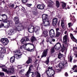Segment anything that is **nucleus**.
<instances>
[{
    "instance_id": "f257e3e1",
    "label": "nucleus",
    "mask_w": 77,
    "mask_h": 77,
    "mask_svg": "<svg viewBox=\"0 0 77 77\" xmlns=\"http://www.w3.org/2000/svg\"><path fill=\"white\" fill-rule=\"evenodd\" d=\"M16 29H12L10 30L8 32V34L9 35H14L15 33L17 32V31H21L22 30L24 29V26L21 25V24H20L17 27V26H15Z\"/></svg>"
},
{
    "instance_id": "f03ea898",
    "label": "nucleus",
    "mask_w": 77,
    "mask_h": 77,
    "mask_svg": "<svg viewBox=\"0 0 77 77\" xmlns=\"http://www.w3.org/2000/svg\"><path fill=\"white\" fill-rule=\"evenodd\" d=\"M40 29V28L39 26H31V28L29 29L28 31L29 33H33L34 31L36 35H38L39 33Z\"/></svg>"
},
{
    "instance_id": "7ed1b4c3",
    "label": "nucleus",
    "mask_w": 77,
    "mask_h": 77,
    "mask_svg": "<svg viewBox=\"0 0 77 77\" xmlns=\"http://www.w3.org/2000/svg\"><path fill=\"white\" fill-rule=\"evenodd\" d=\"M59 66L60 68H67L68 67V64L67 62L66 61H62L59 64Z\"/></svg>"
},
{
    "instance_id": "20e7f679",
    "label": "nucleus",
    "mask_w": 77,
    "mask_h": 77,
    "mask_svg": "<svg viewBox=\"0 0 77 77\" xmlns=\"http://www.w3.org/2000/svg\"><path fill=\"white\" fill-rule=\"evenodd\" d=\"M8 18V16L6 14H3L0 15V20H2L3 22L4 23H7V20Z\"/></svg>"
},
{
    "instance_id": "39448f33",
    "label": "nucleus",
    "mask_w": 77,
    "mask_h": 77,
    "mask_svg": "<svg viewBox=\"0 0 77 77\" xmlns=\"http://www.w3.org/2000/svg\"><path fill=\"white\" fill-rule=\"evenodd\" d=\"M0 41L4 45H6L9 43V40L7 38H2Z\"/></svg>"
},
{
    "instance_id": "423d86ee",
    "label": "nucleus",
    "mask_w": 77,
    "mask_h": 77,
    "mask_svg": "<svg viewBox=\"0 0 77 77\" xmlns=\"http://www.w3.org/2000/svg\"><path fill=\"white\" fill-rule=\"evenodd\" d=\"M49 35L51 38H54L55 36L54 31L53 29H51L49 32Z\"/></svg>"
},
{
    "instance_id": "0eeeda50",
    "label": "nucleus",
    "mask_w": 77,
    "mask_h": 77,
    "mask_svg": "<svg viewBox=\"0 0 77 77\" xmlns=\"http://www.w3.org/2000/svg\"><path fill=\"white\" fill-rule=\"evenodd\" d=\"M43 21V24L44 27H49L50 26V23L48 21V20H44Z\"/></svg>"
},
{
    "instance_id": "6e6552de",
    "label": "nucleus",
    "mask_w": 77,
    "mask_h": 77,
    "mask_svg": "<svg viewBox=\"0 0 77 77\" xmlns=\"http://www.w3.org/2000/svg\"><path fill=\"white\" fill-rule=\"evenodd\" d=\"M48 49H45L43 51L42 55L41 58L46 57V56H47V53L48 52Z\"/></svg>"
},
{
    "instance_id": "1a4fd4ad",
    "label": "nucleus",
    "mask_w": 77,
    "mask_h": 77,
    "mask_svg": "<svg viewBox=\"0 0 77 77\" xmlns=\"http://www.w3.org/2000/svg\"><path fill=\"white\" fill-rule=\"evenodd\" d=\"M63 42L65 44H66L67 41L68 42H69V41H68V39H68V37L67 36V35H66L64 36L63 37Z\"/></svg>"
},
{
    "instance_id": "9d476101",
    "label": "nucleus",
    "mask_w": 77,
    "mask_h": 77,
    "mask_svg": "<svg viewBox=\"0 0 77 77\" xmlns=\"http://www.w3.org/2000/svg\"><path fill=\"white\" fill-rule=\"evenodd\" d=\"M60 47H61V45L59 42L57 43L54 46L55 49L57 50H59Z\"/></svg>"
},
{
    "instance_id": "9b49d317",
    "label": "nucleus",
    "mask_w": 77,
    "mask_h": 77,
    "mask_svg": "<svg viewBox=\"0 0 77 77\" xmlns=\"http://www.w3.org/2000/svg\"><path fill=\"white\" fill-rule=\"evenodd\" d=\"M57 21H58V19L56 17H55L53 19L52 25L53 26H55L56 25L57 23Z\"/></svg>"
},
{
    "instance_id": "f8f14e48",
    "label": "nucleus",
    "mask_w": 77,
    "mask_h": 77,
    "mask_svg": "<svg viewBox=\"0 0 77 77\" xmlns=\"http://www.w3.org/2000/svg\"><path fill=\"white\" fill-rule=\"evenodd\" d=\"M14 54H15V55L14 56L15 58V59H19L21 57V56H20L18 55V51H15L14 52Z\"/></svg>"
},
{
    "instance_id": "ddd939ff",
    "label": "nucleus",
    "mask_w": 77,
    "mask_h": 77,
    "mask_svg": "<svg viewBox=\"0 0 77 77\" xmlns=\"http://www.w3.org/2000/svg\"><path fill=\"white\" fill-rule=\"evenodd\" d=\"M37 7L38 9L42 10L44 9V8H45V5H43L39 4L37 5Z\"/></svg>"
},
{
    "instance_id": "4468645a",
    "label": "nucleus",
    "mask_w": 77,
    "mask_h": 77,
    "mask_svg": "<svg viewBox=\"0 0 77 77\" xmlns=\"http://www.w3.org/2000/svg\"><path fill=\"white\" fill-rule=\"evenodd\" d=\"M47 3L48 5V6L50 7V8H52L53 5L54 3L51 0H49L47 2Z\"/></svg>"
},
{
    "instance_id": "2eb2a0df",
    "label": "nucleus",
    "mask_w": 77,
    "mask_h": 77,
    "mask_svg": "<svg viewBox=\"0 0 77 77\" xmlns=\"http://www.w3.org/2000/svg\"><path fill=\"white\" fill-rule=\"evenodd\" d=\"M1 51L2 52V53L0 55V57H4V56H5V53H6L5 48H3L1 50Z\"/></svg>"
},
{
    "instance_id": "dca6fc26",
    "label": "nucleus",
    "mask_w": 77,
    "mask_h": 77,
    "mask_svg": "<svg viewBox=\"0 0 77 77\" xmlns=\"http://www.w3.org/2000/svg\"><path fill=\"white\" fill-rule=\"evenodd\" d=\"M27 44H30L29 43H28V44H24L23 45L21 46L20 47V49H23V48L24 49V50H28V48H26V46Z\"/></svg>"
},
{
    "instance_id": "f3484780",
    "label": "nucleus",
    "mask_w": 77,
    "mask_h": 77,
    "mask_svg": "<svg viewBox=\"0 0 77 77\" xmlns=\"http://www.w3.org/2000/svg\"><path fill=\"white\" fill-rule=\"evenodd\" d=\"M14 20L16 23L15 26H17V25L20 24V23H19V20L18 17H15L14 18Z\"/></svg>"
},
{
    "instance_id": "a211bd4d",
    "label": "nucleus",
    "mask_w": 77,
    "mask_h": 77,
    "mask_svg": "<svg viewBox=\"0 0 77 77\" xmlns=\"http://www.w3.org/2000/svg\"><path fill=\"white\" fill-rule=\"evenodd\" d=\"M48 17V16L45 14H43L42 15V18L43 19V21H46L48 20L47 17Z\"/></svg>"
},
{
    "instance_id": "6ab92c4d",
    "label": "nucleus",
    "mask_w": 77,
    "mask_h": 77,
    "mask_svg": "<svg viewBox=\"0 0 77 77\" xmlns=\"http://www.w3.org/2000/svg\"><path fill=\"white\" fill-rule=\"evenodd\" d=\"M70 36L71 38V39H72V40L73 41L75 42H77V39H76L75 38H74V36H73V35L71 33L70 34Z\"/></svg>"
},
{
    "instance_id": "aec40b11",
    "label": "nucleus",
    "mask_w": 77,
    "mask_h": 77,
    "mask_svg": "<svg viewBox=\"0 0 77 77\" xmlns=\"http://www.w3.org/2000/svg\"><path fill=\"white\" fill-rule=\"evenodd\" d=\"M14 68H10L8 69V74L13 73L14 72Z\"/></svg>"
},
{
    "instance_id": "412c9836",
    "label": "nucleus",
    "mask_w": 77,
    "mask_h": 77,
    "mask_svg": "<svg viewBox=\"0 0 77 77\" xmlns=\"http://www.w3.org/2000/svg\"><path fill=\"white\" fill-rule=\"evenodd\" d=\"M61 26L63 29H65L66 26H65V24H64V21L63 20H61Z\"/></svg>"
},
{
    "instance_id": "4be33fe9",
    "label": "nucleus",
    "mask_w": 77,
    "mask_h": 77,
    "mask_svg": "<svg viewBox=\"0 0 77 77\" xmlns=\"http://www.w3.org/2000/svg\"><path fill=\"white\" fill-rule=\"evenodd\" d=\"M10 61L11 63H14L15 61V56H13L11 57L10 59Z\"/></svg>"
},
{
    "instance_id": "5701e85b",
    "label": "nucleus",
    "mask_w": 77,
    "mask_h": 77,
    "mask_svg": "<svg viewBox=\"0 0 77 77\" xmlns=\"http://www.w3.org/2000/svg\"><path fill=\"white\" fill-rule=\"evenodd\" d=\"M31 62H32V58L30 57H29L26 63L27 64H29V63H30Z\"/></svg>"
},
{
    "instance_id": "b1692460",
    "label": "nucleus",
    "mask_w": 77,
    "mask_h": 77,
    "mask_svg": "<svg viewBox=\"0 0 77 77\" xmlns=\"http://www.w3.org/2000/svg\"><path fill=\"white\" fill-rule=\"evenodd\" d=\"M54 72H55L53 70L51 71L50 72V77H54Z\"/></svg>"
},
{
    "instance_id": "393cba45",
    "label": "nucleus",
    "mask_w": 77,
    "mask_h": 77,
    "mask_svg": "<svg viewBox=\"0 0 77 77\" xmlns=\"http://www.w3.org/2000/svg\"><path fill=\"white\" fill-rule=\"evenodd\" d=\"M43 35L44 37H47L48 36V34H47V32L46 31H44L42 34Z\"/></svg>"
},
{
    "instance_id": "a878e982",
    "label": "nucleus",
    "mask_w": 77,
    "mask_h": 77,
    "mask_svg": "<svg viewBox=\"0 0 77 77\" xmlns=\"http://www.w3.org/2000/svg\"><path fill=\"white\" fill-rule=\"evenodd\" d=\"M36 38H35V37L32 36V37L31 38V41L32 42H33L34 41H36Z\"/></svg>"
},
{
    "instance_id": "bb28decb",
    "label": "nucleus",
    "mask_w": 77,
    "mask_h": 77,
    "mask_svg": "<svg viewBox=\"0 0 77 77\" xmlns=\"http://www.w3.org/2000/svg\"><path fill=\"white\" fill-rule=\"evenodd\" d=\"M63 57V55L62 54H61L60 52L58 54V58L61 59Z\"/></svg>"
},
{
    "instance_id": "cd10ccee",
    "label": "nucleus",
    "mask_w": 77,
    "mask_h": 77,
    "mask_svg": "<svg viewBox=\"0 0 77 77\" xmlns=\"http://www.w3.org/2000/svg\"><path fill=\"white\" fill-rule=\"evenodd\" d=\"M60 34H61L60 32H57L55 35V37L56 38H58L60 35Z\"/></svg>"
},
{
    "instance_id": "c85d7f7f",
    "label": "nucleus",
    "mask_w": 77,
    "mask_h": 77,
    "mask_svg": "<svg viewBox=\"0 0 77 77\" xmlns=\"http://www.w3.org/2000/svg\"><path fill=\"white\" fill-rule=\"evenodd\" d=\"M65 50V47L64 46V44H63V47L61 48V51L62 52H63Z\"/></svg>"
},
{
    "instance_id": "c756f323",
    "label": "nucleus",
    "mask_w": 77,
    "mask_h": 77,
    "mask_svg": "<svg viewBox=\"0 0 77 77\" xmlns=\"http://www.w3.org/2000/svg\"><path fill=\"white\" fill-rule=\"evenodd\" d=\"M56 5L57 8H59L60 6V3H59V2L58 1H56Z\"/></svg>"
},
{
    "instance_id": "7c9ffc66",
    "label": "nucleus",
    "mask_w": 77,
    "mask_h": 77,
    "mask_svg": "<svg viewBox=\"0 0 77 77\" xmlns=\"http://www.w3.org/2000/svg\"><path fill=\"white\" fill-rule=\"evenodd\" d=\"M32 67H33V66L31 65L30 66L29 68V70L27 72V73H28V72L29 73V72H30V71H31V70L32 69Z\"/></svg>"
},
{
    "instance_id": "2f4dec72",
    "label": "nucleus",
    "mask_w": 77,
    "mask_h": 77,
    "mask_svg": "<svg viewBox=\"0 0 77 77\" xmlns=\"http://www.w3.org/2000/svg\"><path fill=\"white\" fill-rule=\"evenodd\" d=\"M46 72L47 75H48V76H50V72H51V71L47 70H46Z\"/></svg>"
},
{
    "instance_id": "473e14b6",
    "label": "nucleus",
    "mask_w": 77,
    "mask_h": 77,
    "mask_svg": "<svg viewBox=\"0 0 77 77\" xmlns=\"http://www.w3.org/2000/svg\"><path fill=\"white\" fill-rule=\"evenodd\" d=\"M55 52V50H54V47H52L51 49V53H53Z\"/></svg>"
},
{
    "instance_id": "72a5a7b5",
    "label": "nucleus",
    "mask_w": 77,
    "mask_h": 77,
    "mask_svg": "<svg viewBox=\"0 0 77 77\" xmlns=\"http://www.w3.org/2000/svg\"><path fill=\"white\" fill-rule=\"evenodd\" d=\"M2 70L3 71H4V72H7V74H9L8 70H8H7L6 69H5V68H3Z\"/></svg>"
},
{
    "instance_id": "f704fd0d",
    "label": "nucleus",
    "mask_w": 77,
    "mask_h": 77,
    "mask_svg": "<svg viewBox=\"0 0 77 77\" xmlns=\"http://www.w3.org/2000/svg\"><path fill=\"white\" fill-rule=\"evenodd\" d=\"M49 57H47V59L46 61L45 62V63H46L47 65H48V63H49Z\"/></svg>"
},
{
    "instance_id": "c9c22d12",
    "label": "nucleus",
    "mask_w": 77,
    "mask_h": 77,
    "mask_svg": "<svg viewBox=\"0 0 77 77\" xmlns=\"http://www.w3.org/2000/svg\"><path fill=\"white\" fill-rule=\"evenodd\" d=\"M61 3H62V6L63 8H65L66 4L64 3V2H61Z\"/></svg>"
},
{
    "instance_id": "e433bc0d",
    "label": "nucleus",
    "mask_w": 77,
    "mask_h": 77,
    "mask_svg": "<svg viewBox=\"0 0 77 77\" xmlns=\"http://www.w3.org/2000/svg\"><path fill=\"white\" fill-rule=\"evenodd\" d=\"M60 71V70L59 69H57L56 68L55 69V72H59Z\"/></svg>"
},
{
    "instance_id": "4c0bfd02",
    "label": "nucleus",
    "mask_w": 77,
    "mask_h": 77,
    "mask_svg": "<svg viewBox=\"0 0 77 77\" xmlns=\"http://www.w3.org/2000/svg\"><path fill=\"white\" fill-rule=\"evenodd\" d=\"M77 68V66L76 65H75L73 66V67L71 69L72 70H74V69H75Z\"/></svg>"
},
{
    "instance_id": "58836bf2",
    "label": "nucleus",
    "mask_w": 77,
    "mask_h": 77,
    "mask_svg": "<svg viewBox=\"0 0 77 77\" xmlns=\"http://www.w3.org/2000/svg\"><path fill=\"white\" fill-rule=\"evenodd\" d=\"M49 71H53V67L52 66H49L48 67V69Z\"/></svg>"
},
{
    "instance_id": "ea45409f",
    "label": "nucleus",
    "mask_w": 77,
    "mask_h": 77,
    "mask_svg": "<svg viewBox=\"0 0 77 77\" xmlns=\"http://www.w3.org/2000/svg\"><path fill=\"white\" fill-rule=\"evenodd\" d=\"M36 77H41V75H40V73L38 72H37L36 76Z\"/></svg>"
},
{
    "instance_id": "a19ab883",
    "label": "nucleus",
    "mask_w": 77,
    "mask_h": 77,
    "mask_svg": "<svg viewBox=\"0 0 77 77\" xmlns=\"http://www.w3.org/2000/svg\"><path fill=\"white\" fill-rule=\"evenodd\" d=\"M68 59H69L70 62H71V61H72V57L71 56H70L69 58V56H68Z\"/></svg>"
},
{
    "instance_id": "79ce46f5",
    "label": "nucleus",
    "mask_w": 77,
    "mask_h": 77,
    "mask_svg": "<svg viewBox=\"0 0 77 77\" xmlns=\"http://www.w3.org/2000/svg\"><path fill=\"white\" fill-rule=\"evenodd\" d=\"M49 42L51 44H53V43H52V42H53V40L51 39H49L48 40Z\"/></svg>"
},
{
    "instance_id": "37998d69",
    "label": "nucleus",
    "mask_w": 77,
    "mask_h": 77,
    "mask_svg": "<svg viewBox=\"0 0 77 77\" xmlns=\"http://www.w3.org/2000/svg\"><path fill=\"white\" fill-rule=\"evenodd\" d=\"M21 42L22 44H24L26 42V40L24 39H22L21 40Z\"/></svg>"
},
{
    "instance_id": "c03bdc74",
    "label": "nucleus",
    "mask_w": 77,
    "mask_h": 77,
    "mask_svg": "<svg viewBox=\"0 0 77 77\" xmlns=\"http://www.w3.org/2000/svg\"><path fill=\"white\" fill-rule=\"evenodd\" d=\"M68 25L69 26V27H71L70 26H73V24L71 23H68Z\"/></svg>"
},
{
    "instance_id": "a18cd8bd",
    "label": "nucleus",
    "mask_w": 77,
    "mask_h": 77,
    "mask_svg": "<svg viewBox=\"0 0 77 77\" xmlns=\"http://www.w3.org/2000/svg\"><path fill=\"white\" fill-rule=\"evenodd\" d=\"M27 50L28 51L32 52V51H34V49H30V48H29Z\"/></svg>"
},
{
    "instance_id": "49530a36",
    "label": "nucleus",
    "mask_w": 77,
    "mask_h": 77,
    "mask_svg": "<svg viewBox=\"0 0 77 77\" xmlns=\"http://www.w3.org/2000/svg\"><path fill=\"white\" fill-rule=\"evenodd\" d=\"M44 39H43L42 41V42L40 43V44L41 45H44Z\"/></svg>"
},
{
    "instance_id": "de8ad7c7",
    "label": "nucleus",
    "mask_w": 77,
    "mask_h": 77,
    "mask_svg": "<svg viewBox=\"0 0 77 77\" xmlns=\"http://www.w3.org/2000/svg\"><path fill=\"white\" fill-rule=\"evenodd\" d=\"M37 14L38 12L37 11H35L33 12V15H37Z\"/></svg>"
},
{
    "instance_id": "09e8293b",
    "label": "nucleus",
    "mask_w": 77,
    "mask_h": 77,
    "mask_svg": "<svg viewBox=\"0 0 77 77\" xmlns=\"http://www.w3.org/2000/svg\"><path fill=\"white\" fill-rule=\"evenodd\" d=\"M17 68H19L20 69H21L22 68V66L21 65H18V67L16 66V69Z\"/></svg>"
},
{
    "instance_id": "8fccbe9b",
    "label": "nucleus",
    "mask_w": 77,
    "mask_h": 77,
    "mask_svg": "<svg viewBox=\"0 0 77 77\" xmlns=\"http://www.w3.org/2000/svg\"><path fill=\"white\" fill-rule=\"evenodd\" d=\"M24 69H23L21 70H20L19 73L20 74H22L23 72H24Z\"/></svg>"
},
{
    "instance_id": "3c124183",
    "label": "nucleus",
    "mask_w": 77,
    "mask_h": 77,
    "mask_svg": "<svg viewBox=\"0 0 77 77\" xmlns=\"http://www.w3.org/2000/svg\"><path fill=\"white\" fill-rule=\"evenodd\" d=\"M17 55L20 57L22 55V54L21 52H18V51Z\"/></svg>"
},
{
    "instance_id": "603ef678",
    "label": "nucleus",
    "mask_w": 77,
    "mask_h": 77,
    "mask_svg": "<svg viewBox=\"0 0 77 77\" xmlns=\"http://www.w3.org/2000/svg\"><path fill=\"white\" fill-rule=\"evenodd\" d=\"M26 5L28 7H30L31 6H32V4H27Z\"/></svg>"
},
{
    "instance_id": "864d4df0",
    "label": "nucleus",
    "mask_w": 77,
    "mask_h": 77,
    "mask_svg": "<svg viewBox=\"0 0 77 77\" xmlns=\"http://www.w3.org/2000/svg\"><path fill=\"white\" fill-rule=\"evenodd\" d=\"M14 4H12V5H9V7H11V8H14Z\"/></svg>"
},
{
    "instance_id": "5fc2aeb1",
    "label": "nucleus",
    "mask_w": 77,
    "mask_h": 77,
    "mask_svg": "<svg viewBox=\"0 0 77 77\" xmlns=\"http://www.w3.org/2000/svg\"><path fill=\"white\" fill-rule=\"evenodd\" d=\"M0 75L3 76L5 75V74L3 72H0Z\"/></svg>"
},
{
    "instance_id": "6e6d98bb",
    "label": "nucleus",
    "mask_w": 77,
    "mask_h": 77,
    "mask_svg": "<svg viewBox=\"0 0 77 77\" xmlns=\"http://www.w3.org/2000/svg\"><path fill=\"white\" fill-rule=\"evenodd\" d=\"M22 2L23 3H26V2H27V1H28V0H22Z\"/></svg>"
},
{
    "instance_id": "4d7b16f0",
    "label": "nucleus",
    "mask_w": 77,
    "mask_h": 77,
    "mask_svg": "<svg viewBox=\"0 0 77 77\" xmlns=\"http://www.w3.org/2000/svg\"><path fill=\"white\" fill-rule=\"evenodd\" d=\"M25 38L26 39V41H29V38L27 37H25Z\"/></svg>"
},
{
    "instance_id": "13d9d810",
    "label": "nucleus",
    "mask_w": 77,
    "mask_h": 77,
    "mask_svg": "<svg viewBox=\"0 0 77 77\" xmlns=\"http://www.w3.org/2000/svg\"><path fill=\"white\" fill-rule=\"evenodd\" d=\"M56 30L57 32H59L58 31H59V28H57L56 29Z\"/></svg>"
},
{
    "instance_id": "bf43d9fd",
    "label": "nucleus",
    "mask_w": 77,
    "mask_h": 77,
    "mask_svg": "<svg viewBox=\"0 0 77 77\" xmlns=\"http://www.w3.org/2000/svg\"><path fill=\"white\" fill-rule=\"evenodd\" d=\"M5 65H1L0 66V68H3V67H5Z\"/></svg>"
},
{
    "instance_id": "052dcab7",
    "label": "nucleus",
    "mask_w": 77,
    "mask_h": 77,
    "mask_svg": "<svg viewBox=\"0 0 77 77\" xmlns=\"http://www.w3.org/2000/svg\"><path fill=\"white\" fill-rule=\"evenodd\" d=\"M3 26H4V24L2 23V25H0V28H2Z\"/></svg>"
},
{
    "instance_id": "680f3d73",
    "label": "nucleus",
    "mask_w": 77,
    "mask_h": 77,
    "mask_svg": "<svg viewBox=\"0 0 77 77\" xmlns=\"http://www.w3.org/2000/svg\"><path fill=\"white\" fill-rule=\"evenodd\" d=\"M65 75L66 77H67V76H68V73L67 72H66L65 73Z\"/></svg>"
},
{
    "instance_id": "e2e57ef3",
    "label": "nucleus",
    "mask_w": 77,
    "mask_h": 77,
    "mask_svg": "<svg viewBox=\"0 0 77 77\" xmlns=\"http://www.w3.org/2000/svg\"><path fill=\"white\" fill-rule=\"evenodd\" d=\"M57 17L58 18H59V19H60V18H61V17L60 16V15H58L57 16Z\"/></svg>"
},
{
    "instance_id": "0e129e2a",
    "label": "nucleus",
    "mask_w": 77,
    "mask_h": 77,
    "mask_svg": "<svg viewBox=\"0 0 77 77\" xmlns=\"http://www.w3.org/2000/svg\"><path fill=\"white\" fill-rule=\"evenodd\" d=\"M73 32H75V33H77V27H76L75 30Z\"/></svg>"
},
{
    "instance_id": "69168bd1",
    "label": "nucleus",
    "mask_w": 77,
    "mask_h": 77,
    "mask_svg": "<svg viewBox=\"0 0 77 77\" xmlns=\"http://www.w3.org/2000/svg\"><path fill=\"white\" fill-rule=\"evenodd\" d=\"M3 57H0V60H3Z\"/></svg>"
},
{
    "instance_id": "338daca9",
    "label": "nucleus",
    "mask_w": 77,
    "mask_h": 77,
    "mask_svg": "<svg viewBox=\"0 0 77 77\" xmlns=\"http://www.w3.org/2000/svg\"><path fill=\"white\" fill-rule=\"evenodd\" d=\"M64 34L65 35H67L68 34V32H67V31H66L64 32Z\"/></svg>"
},
{
    "instance_id": "774afa93",
    "label": "nucleus",
    "mask_w": 77,
    "mask_h": 77,
    "mask_svg": "<svg viewBox=\"0 0 77 77\" xmlns=\"http://www.w3.org/2000/svg\"><path fill=\"white\" fill-rule=\"evenodd\" d=\"M52 41H53V42H55V39H52Z\"/></svg>"
}]
</instances>
